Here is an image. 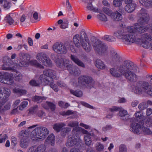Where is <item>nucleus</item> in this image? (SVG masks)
I'll return each mask as SVG.
<instances>
[{
	"label": "nucleus",
	"instance_id": "b1692460",
	"mask_svg": "<svg viewBox=\"0 0 152 152\" xmlns=\"http://www.w3.org/2000/svg\"><path fill=\"white\" fill-rule=\"evenodd\" d=\"M45 144L46 145L50 144L51 145H53L55 144V137L53 134L49 135L45 140Z\"/></svg>",
	"mask_w": 152,
	"mask_h": 152
},
{
	"label": "nucleus",
	"instance_id": "9d476101",
	"mask_svg": "<svg viewBox=\"0 0 152 152\" xmlns=\"http://www.w3.org/2000/svg\"><path fill=\"white\" fill-rule=\"evenodd\" d=\"M13 75L6 72H0V81L1 83L11 85L13 83Z\"/></svg>",
	"mask_w": 152,
	"mask_h": 152
},
{
	"label": "nucleus",
	"instance_id": "603ef678",
	"mask_svg": "<svg viewBox=\"0 0 152 152\" xmlns=\"http://www.w3.org/2000/svg\"><path fill=\"white\" fill-rule=\"evenodd\" d=\"M61 115H71L73 114H74V112L73 111L71 110H68L67 111H64L60 113Z\"/></svg>",
	"mask_w": 152,
	"mask_h": 152
},
{
	"label": "nucleus",
	"instance_id": "37998d69",
	"mask_svg": "<svg viewBox=\"0 0 152 152\" xmlns=\"http://www.w3.org/2000/svg\"><path fill=\"white\" fill-rule=\"evenodd\" d=\"M13 91L14 93H19L22 94H25L26 93V91L25 90L16 88L13 89Z\"/></svg>",
	"mask_w": 152,
	"mask_h": 152
},
{
	"label": "nucleus",
	"instance_id": "c756f323",
	"mask_svg": "<svg viewBox=\"0 0 152 152\" xmlns=\"http://www.w3.org/2000/svg\"><path fill=\"white\" fill-rule=\"evenodd\" d=\"M38 108L37 105H35L31 107L29 110V114H32L34 116H36L38 112Z\"/></svg>",
	"mask_w": 152,
	"mask_h": 152
},
{
	"label": "nucleus",
	"instance_id": "0e129e2a",
	"mask_svg": "<svg viewBox=\"0 0 152 152\" xmlns=\"http://www.w3.org/2000/svg\"><path fill=\"white\" fill-rule=\"evenodd\" d=\"M66 5L68 10L69 11H71L72 10V7L69 2V0H66Z\"/></svg>",
	"mask_w": 152,
	"mask_h": 152
},
{
	"label": "nucleus",
	"instance_id": "3c124183",
	"mask_svg": "<svg viewBox=\"0 0 152 152\" xmlns=\"http://www.w3.org/2000/svg\"><path fill=\"white\" fill-rule=\"evenodd\" d=\"M148 107V104L146 103L143 102L140 103L138 105V108L140 110H144Z\"/></svg>",
	"mask_w": 152,
	"mask_h": 152
},
{
	"label": "nucleus",
	"instance_id": "6ab92c4d",
	"mask_svg": "<svg viewBox=\"0 0 152 152\" xmlns=\"http://www.w3.org/2000/svg\"><path fill=\"white\" fill-rule=\"evenodd\" d=\"M7 101L6 100L0 101V113L3 111L8 110L10 108L11 103L10 102H8L4 104Z\"/></svg>",
	"mask_w": 152,
	"mask_h": 152
},
{
	"label": "nucleus",
	"instance_id": "338daca9",
	"mask_svg": "<svg viewBox=\"0 0 152 152\" xmlns=\"http://www.w3.org/2000/svg\"><path fill=\"white\" fill-rule=\"evenodd\" d=\"M147 115L148 116L152 114V109L148 108L146 110Z\"/></svg>",
	"mask_w": 152,
	"mask_h": 152
},
{
	"label": "nucleus",
	"instance_id": "de8ad7c7",
	"mask_svg": "<svg viewBox=\"0 0 152 152\" xmlns=\"http://www.w3.org/2000/svg\"><path fill=\"white\" fill-rule=\"evenodd\" d=\"M146 125L150 127L152 125V117L146 118L145 120Z\"/></svg>",
	"mask_w": 152,
	"mask_h": 152
},
{
	"label": "nucleus",
	"instance_id": "c85d7f7f",
	"mask_svg": "<svg viewBox=\"0 0 152 152\" xmlns=\"http://www.w3.org/2000/svg\"><path fill=\"white\" fill-rule=\"evenodd\" d=\"M139 2L144 6L152 7V0H139Z\"/></svg>",
	"mask_w": 152,
	"mask_h": 152
},
{
	"label": "nucleus",
	"instance_id": "a211bd4d",
	"mask_svg": "<svg viewBox=\"0 0 152 152\" xmlns=\"http://www.w3.org/2000/svg\"><path fill=\"white\" fill-rule=\"evenodd\" d=\"M142 83H137L135 85L133 86L132 87V91L136 94H142V91H144V88H143L142 86Z\"/></svg>",
	"mask_w": 152,
	"mask_h": 152
},
{
	"label": "nucleus",
	"instance_id": "a19ab883",
	"mask_svg": "<svg viewBox=\"0 0 152 152\" xmlns=\"http://www.w3.org/2000/svg\"><path fill=\"white\" fill-rule=\"evenodd\" d=\"M11 3L10 2L6 1H4V3L2 4V6L5 10L9 9L11 7Z\"/></svg>",
	"mask_w": 152,
	"mask_h": 152
},
{
	"label": "nucleus",
	"instance_id": "1a4fd4ad",
	"mask_svg": "<svg viewBox=\"0 0 152 152\" xmlns=\"http://www.w3.org/2000/svg\"><path fill=\"white\" fill-rule=\"evenodd\" d=\"M84 83L88 85L89 88L93 87L94 85V81L92 78L89 76L83 75L80 76L78 79L77 84L73 83V85L81 87Z\"/></svg>",
	"mask_w": 152,
	"mask_h": 152
},
{
	"label": "nucleus",
	"instance_id": "20e7f679",
	"mask_svg": "<svg viewBox=\"0 0 152 152\" xmlns=\"http://www.w3.org/2000/svg\"><path fill=\"white\" fill-rule=\"evenodd\" d=\"M28 64V63L22 60H21L18 64L11 61L10 62H6L2 65V69L4 70L16 72V74H15L14 76L16 80H19L22 78V75L20 72L16 71V69H20L21 67H27Z\"/></svg>",
	"mask_w": 152,
	"mask_h": 152
},
{
	"label": "nucleus",
	"instance_id": "9b49d317",
	"mask_svg": "<svg viewBox=\"0 0 152 152\" xmlns=\"http://www.w3.org/2000/svg\"><path fill=\"white\" fill-rule=\"evenodd\" d=\"M13 75L6 72H0V81L1 83L11 85L13 83Z\"/></svg>",
	"mask_w": 152,
	"mask_h": 152
},
{
	"label": "nucleus",
	"instance_id": "39448f33",
	"mask_svg": "<svg viewBox=\"0 0 152 152\" xmlns=\"http://www.w3.org/2000/svg\"><path fill=\"white\" fill-rule=\"evenodd\" d=\"M56 72L51 69L45 70L43 74L40 76V80L42 82H44V85H46L50 83V87L56 92H57L58 89V86L53 82H50L49 79H55L56 78Z\"/></svg>",
	"mask_w": 152,
	"mask_h": 152
},
{
	"label": "nucleus",
	"instance_id": "774afa93",
	"mask_svg": "<svg viewBox=\"0 0 152 152\" xmlns=\"http://www.w3.org/2000/svg\"><path fill=\"white\" fill-rule=\"evenodd\" d=\"M139 102L137 100H134L132 102V106L133 107H135L137 106Z\"/></svg>",
	"mask_w": 152,
	"mask_h": 152
},
{
	"label": "nucleus",
	"instance_id": "72a5a7b5",
	"mask_svg": "<svg viewBox=\"0 0 152 152\" xmlns=\"http://www.w3.org/2000/svg\"><path fill=\"white\" fill-rule=\"evenodd\" d=\"M87 9L89 10L93 11L95 12H100V10L98 8L94 7L92 6V4L90 3L88 4L87 7Z\"/></svg>",
	"mask_w": 152,
	"mask_h": 152
},
{
	"label": "nucleus",
	"instance_id": "09e8293b",
	"mask_svg": "<svg viewBox=\"0 0 152 152\" xmlns=\"http://www.w3.org/2000/svg\"><path fill=\"white\" fill-rule=\"evenodd\" d=\"M113 5L115 7H120L122 5V1L120 0H113Z\"/></svg>",
	"mask_w": 152,
	"mask_h": 152
},
{
	"label": "nucleus",
	"instance_id": "2eb2a0df",
	"mask_svg": "<svg viewBox=\"0 0 152 152\" xmlns=\"http://www.w3.org/2000/svg\"><path fill=\"white\" fill-rule=\"evenodd\" d=\"M119 110H121L119 113V115L121 117L122 119L124 120H127L129 118V116L127 114V111L125 110L122 109V107L115 106L109 109V111L111 112L117 111Z\"/></svg>",
	"mask_w": 152,
	"mask_h": 152
},
{
	"label": "nucleus",
	"instance_id": "412c9836",
	"mask_svg": "<svg viewBox=\"0 0 152 152\" xmlns=\"http://www.w3.org/2000/svg\"><path fill=\"white\" fill-rule=\"evenodd\" d=\"M29 144V140L27 136L22 135L20 142V145L22 148H26Z\"/></svg>",
	"mask_w": 152,
	"mask_h": 152
},
{
	"label": "nucleus",
	"instance_id": "dca6fc26",
	"mask_svg": "<svg viewBox=\"0 0 152 152\" xmlns=\"http://www.w3.org/2000/svg\"><path fill=\"white\" fill-rule=\"evenodd\" d=\"M143 125L136 123H132L130 125V130L134 134H140L142 131Z\"/></svg>",
	"mask_w": 152,
	"mask_h": 152
},
{
	"label": "nucleus",
	"instance_id": "79ce46f5",
	"mask_svg": "<svg viewBox=\"0 0 152 152\" xmlns=\"http://www.w3.org/2000/svg\"><path fill=\"white\" fill-rule=\"evenodd\" d=\"M142 131L145 134L151 135L152 134V132L150 129L148 128L145 127L143 126L142 128Z\"/></svg>",
	"mask_w": 152,
	"mask_h": 152
},
{
	"label": "nucleus",
	"instance_id": "e433bc0d",
	"mask_svg": "<svg viewBox=\"0 0 152 152\" xmlns=\"http://www.w3.org/2000/svg\"><path fill=\"white\" fill-rule=\"evenodd\" d=\"M100 12H99V14L97 16V18L105 22L107 21V18L106 15L102 13V11L101 10H100Z\"/></svg>",
	"mask_w": 152,
	"mask_h": 152
},
{
	"label": "nucleus",
	"instance_id": "864d4df0",
	"mask_svg": "<svg viewBox=\"0 0 152 152\" xmlns=\"http://www.w3.org/2000/svg\"><path fill=\"white\" fill-rule=\"evenodd\" d=\"M33 17L35 20L39 21L40 20V15L37 12H35L33 14Z\"/></svg>",
	"mask_w": 152,
	"mask_h": 152
},
{
	"label": "nucleus",
	"instance_id": "393cba45",
	"mask_svg": "<svg viewBox=\"0 0 152 152\" xmlns=\"http://www.w3.org/2000/svg\"><path fill=\"white\" fill-rule=\"evenodd\" d=\"M60 25V27L62 29H64L68 27V22L66 20H63L60 19L58 20L56 24Z\"/></svg>",
	"mask_w": 152,
	"mask_h": 152
},
{
	"label": "nucleus",
	"instance_id": "6e6552de",
	"mask_svg": "<svg viewBox=\"0 0 152 152\" xmlns=\"http://www.w3.org/2000/svg\"><path fill=\"white\" fill-rule=\"evenodd\" d=\"M140 41L137 43L140 44L143 47L145 48H150L152 49V41L151 43L150 42L152 39V37L151 35L145 33L141 36V39Z\"/></svg>",
	"mask_w": 152,
	"mask_h": 152
},
{
	"label": "nucleus",
	"instance_id": "e2e57ef3",
	"mask_svg": "<svg viewBox=\"0 0 152 152\" xmlns=\"http://www.w3.org/2000/svg\"><path fill=\"white\" fill-rule=\"evenodd\" d=\"M111 128V126L110 125H107L103 127L102 130L104 132H106L110 129Z\"/></svg>",
	"mask_w": 152,
	"mask_h": 152
},
{
	"label": "nucleus",
	"instance_id": "2f4dec72",
	"mask_svg": "<svg viewBox=\"0 0 152 152\" xmlns=\"http://www.w3.org/2000/svg\"><path fill=\"white\" fill-rule=\"evenodd\" d=\"M66 125V124L64 123H57L53 125V127L55 130L58 132L60 131L62 127L65 126Z\"/></svg>",
	"mask_w": 152,
	"mask_h": 152
},
{
	"label": "nucleus",
	"instance_id": "473e14b6",
	"mask_svg": "<svg viewBox=\"0 0 152 152\" xmlns=\"http://www.w3.org/2000/svg\"><path fill=\"white\" fill-rule=\"evenodd\" d=\"M47 97L45 96H42L36 95L32 98V100L34 102H37L39 103L41 102L42 101L46 99Z\"/></svg>",
	"mask_w": 152,
	"mask_h": 152
},
{
	"label": "nucleus",
	"instance_id": "4c0bfd02",
	"mask_svg": "<svg viewBox=\"0 0 152 152\" xmlns=\"http://www.w3.org/2000/svg\"><path fill=\"white\" fill-rule=\"evenodd\" d=\"M70 91L71 94L78 97H81L83 95L82 92L80 90L75 91L71 89L70 90Z\"/></svg>",
	"mask_w": 152,
	"mask_h": 152
},
{
	"label": "nucleus",
	"instance_id": "c9c22d12",
	"mask_svg": "<svg viewBox=\"0 0 152 152\" xmlns=\"http://www.w3.org/2000/svg\"><path fill=\"white\" fill-rule=\"evenodd\" d=\"M96 150L99 152L102 151L104 148V146L103 144L100 142L96 143L95 145Z\"/></svg>",
	"mask_w": 152,
	"mask_h": 152
},
{
	"label": "nucleus",
	"instance_id": "bb28decb",
	"mask_svg": "<svg viewBox=\"0 0 152 152\" xmlns=\"http://www.w3.org/2000/svg\"><path fill=\"white\" fill-rule=\"evenodd\" d=\"M136 6V5L134 3L128 4L125 7V9L128 12L131 13L134 11Z\"/></svg>",
	"mask_w": 152,
	"mask_h": 152
},
{
	"label": "nucleus",
	"instance_id": "c03bdc74",
	"mask_svg": "<svg viewBox=\"0 0 152 152\" xmlns=\"http://www.w3.org/2000/svg\"><path fill=\"white\" fill-rule=\"evenodd\" d=\"M104 39L106 41L110 42L115 41L116 39L114 37L112 36L106 35L104 37Z\"/></svg>",
	"mask_w": 152,
	"mask_h": 152
},
{
	"label": "nucleus",
	"instance_id": "ddd939ff",
	"mask_svg": "<svg viewBox=\"0 0 152 152\" xmlns=\"http://www.w3.org/2000/svg\"><path fill=\"white\" fill-rule=\"evenodd\" d=\"M52 49L55 52L59 54H65L67 51L65 45L60 42L55 43L53 46Z\"/></svg>",
	"mask_w": 152,
	"mask_h": 152
},
{
	"label": "nucleus",
	"instance_id": "5fc2aeb1",
	"mask_svg": "<svg viewBox=\"0 0 152 152\" xmlns=\"http://www.w3.org/2000/svg\"><path fill=\"white\" fill-rule=\"evenodd\" d=\"M135 116L136 119L138 120L141 119L142 118V115H141V112L139 111L135 113Z\"/></svg>",
	"mask_w": 152,
	"mask_h": 152
},
{
	"label": "nucleus",
	"instance_id": "f257e3e1",
	"mask_svg": "<svg viewBox=\"0 0 152 152\" xmlns=\"http://www.w3.org/2000/svg\"><path fill=\"white\" fill-rule=\"evenodd\" d=\"M137 65L129 60H125L117 67L111 68L110 73L112 76L119 78L124 76L131 82H135L137 80V75L134 72L137 71Z\"/></svg>",
	"mask_w": 152,
	"mask_h": 152
},
{
	"label": "nucleus",
	"instance_id": "8fccbe9b",
	"mask_svg": "<svg viewBox=\"0 0 152 152\" xmlns=\"http://www.w3.org/2000/svg\"><path fill=\"white\" fill-rule=\"evenodd\" d=\"M28 104V102L27 101L23 102L21 104L19 107V109L21 110H23L26 107Z\"/></svg>",
	"mask_w": 152,
	"mask_h": 152
},
{
	"label": "nucleus",
	"instance_id": "052dcab7",
	"mask_svg": "<svg viewBox=\"0 0 152 152\" xmlns=\"http://www.w3.org/2000/svg\"><path fill=\"white\" fill-rule=\"evenodd\" d=\"M57 84L61 88H66V85L62 82L61 81H58L57 82Z\"/></svg>",
	"mask_w": 152,
	"mask_h": 152
},
{
	"label": "nucleus",
	"instance_id": "49530a36",
	"mask_svg": "<svg viewBox=\"0 0 152 152\" xmlns=\"http://www.w3.org/2000/svg\"><path fill=\"white\" fill-rule=\"evenodd\" d=\"M5 19L7 22L9 24L11 25L14 23L13 20L10 17V14H8L5 18Z\"/></svg>",
	"mask_w": 152,
	"mask_h": 152
},
{
	"label": "nucleus",
	"instance_id": "f3484780",
	"mask_svg": "<svg viewBox=\"0 0 152 152\" xmlns=\"http://www.w3.org/2000/svg\"><path fill=\"white\" fill-rule=\"evenodd\" d=\"M10 93L8 89L4 87L0 88V98L2 99V100L8 101Z\"/></svg>",
	"mask_w": 152,
	"mask_h": 152
},
{
	"label": "nucleus",
	"instance_id": "4be33fe9",
	"mask_svg": "<svg viewBox=\"0 0 152 152\" xmlns=\"http://www.w3.org/2000/svg\"><path fill=\"white\" fill-rule=\"evenodd\" d=\"M78 122L75 121H71L68 122L67 123V126H68L74 128L72 130V132L73 134H78L80 132H73V131L75 128L79 127L78 126Z\"/></svg>",
	"mask_w": 152,
	"mask_h": 152
},
{
	"label": "nucleus",
	"instance_id": "aec40b11",
	"mask_svg": "<svg viewBox=\"0 0 152 152\" xmlns=\"http://www.w3.org/2000/svg\"><path fill=\"white\" fill-rule=\"evenodd\" d=\"M144 91L147 94L152 96V86L146 81H143L142 85Z\"/></svg>",
	"mask_w": 152,
	"mask_h": 152
},
{
	"label": "nucleus",
	"instance_id": "a18cd8bd",
	"mask_svg": "<svg viewBox=\"0 0 152 152\" xmlns=\"http://www.w3.org/2000/svg\"><path fill=\"white\" fill-rule=\"evenodd\" d=\"M102 10L107 15L111 16L112 15L113 12L109 8L104 7L103 8Z\"/></svg>",
	"mask_w": 152,
	"mask_h": 152
},
{
	"label": "nucleus",
	"instance_id": "69168bd1",
	"mask_svg": "<svg viewBox=\"0 0 152 152\" xmlns=\"http://www.w3.org/2000/svg\"><path fill=\"white\" fill-rule=\"evenodd\" d=\"M44 114V113L41 110H39L36 116H38L39 117H42Z\"/></svg>",
	"mask_w": 152,
	"mask_h": 152
},
{
	"label": "nucleus",
	"instance_id": "6e6d98bb",
	"mask_svg": "<svg viewBox=\"0 0 152 152\" xmlns=\"http://www.w3.org/2000/svg\"><path fill=\"white\" fill-rule=\"evenodd\" d=\"M46 103L48 107H50L52 110L53 111L55 110V106L53 104L52 102H47Z\"/></svg>",
	"mask_w": 152,
	"mask_h": 152
},
{
	"label": "nucleus",
	"instance_id": "a878e982",
	"mask_svg": "<svg viewBox=\"0 0 152 152\" xmlns=\"http://www.w3.org/2000/svg\"><path fill=\"white\" fill-rule=\"evenodd\" d=\"M70 58L71 59L79 66L82 67H84V64L82 61L79 60L76 56L71 55Z\"/></svg>",
	"mask_w": 152,
	"mask_h": 152
},
{
	"label": "nucleus",
	"instance_id": "cd10ccee",
	"mask_svg": "<svg viewBox=\"0 0 152 152\" xmlns=\"http://www.w3.org/2000/svg\"><path fill=\"white\" fill-rule=\"evenodd\" d=\"M96 66L98 69H104L106 68V65L101 60L98 59L96 61Z\"/></svg>",
	"mask_w": 152,
	"mask_h": 152
},
{
	"label": "nucleus",
	"instance_id": "7c9ffc66",
	"mask_svg": "<svg viewBox=\"0 0 152 152\" xmlns=\"http://www.w3.org/2000/svg\"><path fill=\"white\" fill-rule=\"evenodd\" d=\"M114 18L115 20L119 21L121 20L122 19V17L121 14L116 11L114 13H113L111 16Z\"/></svg>",
	"mask_w": 152,
	"mask_h": 152
},
{
	"label": "nucleus",
	"instance_id": "5701e85b",
	"mask_svg": "<svg viewBox=\"0 0 152 152\" xmlns=\"http://www.w3.org/2000/svg\"><path fill=\"white\" fill-rule=\"evenodd\" d=\"M111 56L110 58V60L114 63H117L120 61V57L118 55L116 52L113 50L111 51Z\"/></svg>",
	"mask_w": 152,
	"mask_h": 152
},
{
	"label": "nucleus",
	"instance_id": "bf43d9fd",
	"mask_svg": "<svg viewBox=\"0 0 152 152\" xmlns=\"http://www.w3.org/2000/svg\"><path fill=\"white\" fill-rule=\"evenodd\" d=\"M11 144L12 145L15 146L17 144V140L16 138L14 136L12 137Z\"/></svg>",
	"mask_w": 152,
	"mask_h": 152
},
{
	"label": "nucleus",
	"instance_id": "680f3d73",
	"mask_svg": "<svg viewBox=\"0 0 152 152\" xmlns=\"http://www.w3.org/2000/svg\"><path fill=\"white\" fill-rule=\"evenodd\" d=\"M80 104L83 105L86 107H87L88 108H93V107L92 106H91V105H90L88 104L87 103H86L85 102H80Z\"/></svg>",
	"mask_w": 152,
	"mask_h": 152
},
{
	"label": "nucleus",
	"instance_id": "7ed1b4c3",
	"mask_svg": "<svg viewBox=\"0 0 152 152\" xmlns=\"http://www.w3.org/2000/svg\"><path fill=\"white\" fill-rule=\"evenodd\" d=\"M80 126L83 127L86 129H89V132L80 127H78L75 128L73 130V132H81L83 134L85 135L84 136V140L86 144L88 145H90L92 142L91 136H92L93 140H97L98 137L96 136L94 133H97L98 131L95 129L91 128V126L87 125L83 123H80Z\"/></svg>",
	"mask_w": 152,
	"mask_h": 152
},
{
	"label": "nucleus",
	"instance_id": "f03ea898",
	"mask_svg": "<svg viewBox=\"0 0 152 152\" xmlns=\"http://www.w3.org/2000/svg\"><path fill=\"white\" fill-rule=\"evenodd\" d=\"M73 41L75 45L79 47L80 44L86 52H90L91 50L92 45L95 50L99 53H104L107 51V47L99 40L94 39L91 42H90L86 33L84 31L80 35L76 34L73 37Z\"/></svg>",
	"mask_w": 152,
	"mask_h": 152
},
{
	"label": "nucleus",
	"instance_id": "58836bf2",
	"mask_svg": "<svg viewBox=\"0 0 152 152\" xmlns=\"http://www.w3.org/2000/svg\"><path fill=\"white\" fill-rule=\"evenodd\" d=\"M44 82H42L41 80L39 78V81L37 82L35 80H32L29 82L30 84L32 86H38L39 85L40 83H43Z\"/></svg>",
	"mask_w": 152,
	"mask_h": 152
},
{
	"label": "nucleus",
	"instance_id": "f704fd0d",
	"mask_svg": "<svg viewBox=\"0 0 152 152\" xmlns=\"http://www.w3.org/2000/svg\"><path fill=\"white\" fill-rule=\"evenodd\" d=\"M29 63L31 65L43 69L44 66L40 64L36 60H32L29 61Z\"/></svg>",
	"mask_w": 152,
	"mask_h": 152
},
{
	"label": "nucleus",
	"instance_id": "ea45409f",
	"mask_svg": "<svg viewBox=\"0 0 152 152\" xmlns=\"http://www.w3.org/2000/svg\"><path fill=\"white\" fill-rule=\"evenodd\" d=\"M127 149L126 145L124 144H121L119 146L118 152H127Z\"/></svg>",
	"mask_w": 152,
	"mask_h": 152
},
{
	"label": "nucleus",
	"instance_id": "0eeeda50",
	"mask_svg": "<svg viewBox=\"0 0 152 152\" xmlns=\"http://www.w3.org/2000/svg\"><path fill=\"white\" fill-rule=\"evenodd\" d=\"M57 65L63 69H67L71 74L75 75V72H74L72 67V62L66 59H57L55 61Z\"/></svg>",
	"mask_w": 152,
	"mask_h": 152
},
{
	"label": "nucleus",
	"instance_id": "4468645a",
	"mask_svg": "<svg viewBox=\"0 0 152 152\" xmlns=\"http://www.w3.org/2000/svg\"><path fill=\"white\" fill-rule=\"evenodd\" d=\"M73 134V135H70L69 136L68 141L66 144L67 147L77 146L80 143V140L78 134Z\"/></svg>",
	"mask_w": 152,
	"mask_h": 152
},
{
	"label": "nucleus",
	"instance_id": "423d86ee",
	"mask_svg": "<svg viewBox=\"0 0 152 152\" xmlns=\"http://www.w3.org/2000/svg\"><path fill=\"white\" fill-rule=\"evenodd\" d=\"M49 133V131L45 127L39 126L36 128L32 132L31 139L33 141H42L45 138Z\"/></svg>",
	"mask_w": 152,
	"mask_h": 152
},
{
	"label": "nucleus",
	"instance_id": "4d7b16f0",
	"mask_svg": "<svg viewBox=\"0 0 152 152\" xmlns=\"http://www.w3.org/2000/svg\"><path fill=\"white\" fill-rule=\"evenodd\" d=\"M7 134H4L0 139V143H2L4 142L7 138Z\"/></svg>",
	"mask_w": 152,
	"mask_h": 152
},
{
	"label": "nucleus",
	"instance_id": "f8f14e48",
	"mask_svg": "<svg viewBox=\"0 0 152 152\" xmlns=\"http://www.w3.org/2000/svg\"><path fill=\"white\" fill-rule=\"evenodd\" d=\"M36 58L39 61L47 66L50 67L52 65V62L48 56L44 53H38Z\"/></svg>",
	"mask_w": 152,
	"mask_h": 152
},
{
	"label": "nucleus",
	"instance_id": "13d9d810",
	"mask_svg": "<svg viewBox=\"0 0 152 152\" xmlns=\"http://www.w3.org/2000/svg\"><path fill=\"white\" fill-rule=\"evenodd\" d=\"M147 80L149 81L150 84L152 85V75H148L146 76Z\"/></svg>",
	"mask_w": 152,
	"mask_h": 152
}]
</instances>
